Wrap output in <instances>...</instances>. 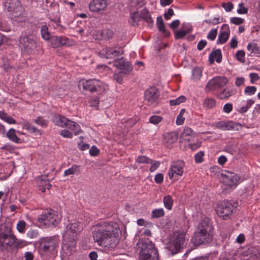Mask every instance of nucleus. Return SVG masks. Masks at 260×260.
<instances>
[{
    "label": "nucleus",
    "instance_id": "36",
    "mask_svg": "<svg viewBox=\"0 0 260 260\" xmlns=\"http://www.w3.org/2000/svg\"><path fill=\"white\" fill-rule=\"evenodd\" d=\"M216 101L214 99L207 98L204 100V106L208 109H211L215 107Z\"/></svg>",
    "mask_w": 260,
    "mask_h": 260
},
{
    "label": "nucleus",
    "instance_id": "13",
    "mask_svg": "<svg viewBox=\"0 0 260 260\" xmlns=\"http://www.w3.org/2000/svg\"><path fill=\"white\" fill-rule=\"evenodd\" d=\"M228 80L224 77L218 76L209 81L206 86V90L209 92L211 90L220 89L226 85Z\"/></svg>",
    "mask_w": 260,
    "mask_h": 260
},
{
    "label": "nucleus",
    "instance_id": "15",
    "mask_svg": "<svg viewBox=\"0 0 260 260\" xmlns=\"http://www.w3.org/2000/svg\"><path fill=\"white\" fill-rule=\"evenodd\" d=\"M56 247L55 241L52 238H44L39 242V249L41 252H51Z\"/></svg>",
    "mask_w": 260,
    "mask_h": 260
},
{
    "label": "nucleus",
    "instance_id": "39",
    "mask_svg": "<svg viewBox=\"0 0 260 260\" xmlns=\"http://www.w3.org/2000/svg\"><path fill=\"white\" fill-rule=\"evenodd\" d=\"M23 128H26L31 133H39L40 134H41L40 131L35 126L31 125L28 122H26L23 123Z\"/></svg>",
    "mask_w": 260,
    "mask_h": 260
},
{
    "label": "nucleus",
    "instance_id": "43",
    "mask_svg": "<svg viewBox=\"0 0 260 260\" xmlns=\"http://www.w3.org/2000/svg\"><path fill=\"white\" fill-rule=\"evenodd\" d=\"M164 214V211L162 209H156L152 211V217L154 218H158L162 217Z\"/></svg>",
    "mask_w": 260,
    "mask_h": 260
},
{
    "label": "nucleus",
    "instance_id": "9",
    "mask_svg": "<svg viewBox=\"0 0 260 260\" xmlns=\"http://www.w3.org/2000/svg\"><path fill=\"white\" fill-rule=\"evenodd\" d=\"M83 88L91 93L96 92L99 93L103 92L105 89L103 83L98 80H88L82 81Z\"/></svg>",
    "mask_w": 260,
    "mask_h": 260
},
{
    "label": "nucleus",
    "instance_id": "55",
    "mask_svg": "<svg viewBox=\"0 0 260 260\" xmlns=\"http://www.w3.org/2000/svg\"><path fill=\"white\" fill-rule=\"evenodd\" d=\"M204 155V153L203 151H200L197 153L195 156V160L197 163H201L203 161V157Z\"/></svg>",
    "mask_w": 260,
    "mask_h": 260
},
{
    "label": "nucleus",
    "instance_id": "50",
    "mask_svg": "<svg viewBox=\"0 0 260 260\" xmlns=\"http://www.w3.org/2000/svg\"><path fill=\"white\" fill-rule=\"evenodd\" d=\"M38 236V230L31 229L26 233V236L30 239L36 238Z\"/></svg>",
    "mask_w": 260,
    "mask_h": 260
},
{
    "label": "nucleus",
    "instance_id": "8",
    "mask_svg": "<svg viewBox=\"0 0 260 260\" xmlns=\"http://www.w3.org/2000/svg\"><path fill=\"white\" fill-rule=\"evenodd\" d=\"M236 207V203L233 204L230 201H223L218 204L215 210L218 216L227 219L230 218Z\"/></svg>",
    "mask_w": 260,
    "mask_h": 260
},
{
    "label": "nucleus",
    "instance_id": "49",
    "mask_svg": "<svg viewBox=\"0 0 260 260\" xmlns=\"http://www.w3.org/2000/svg\"><path fill=\"white\" fill-rule=\"evenodd\" d=\"M34 122L42 127H46L48 125L47 120L43 119L42 117H38L37 119L35 120Z\"/></svg>",
    "mask_w": 260,
    "mask_h": 260
},
{
    "label": "nucleus",
    "instance_id": "17",
    "mask_svg": "<svg viewBox=\"0 0 260 260\" xmlns=\"http://www.w3.org/2000/svg\"><path fill=\"white\" fill-rule=\"evenodd\" d=\"M184 165V161L182 160L173 161L168 173L169 178L172 179L174 174L181 176L183 173Z\"/></svg>",
    "mask_w": 260,
    "mask_h": 260
},
{
    "label": "nucleus",
    "instance_id": "32",
    "mask_svg": "<svg viewBox=\"0 0 260 260\" xmlns=\"http://www.w3.org/2000/svg\"><path fill=\"white\" fill-rule=\"evenodd\" d=\"M40 31L42 37L45 40H49L52 36H51V34L50 33L48 30V27L46 25H44L41 26Z\"/></svg>",
    "mask_w": 260,
    "mask_h": 260
},
{
    "label": "nucleus",
    "instance_id": "27",
    "mask_svg": "<svg viewBox=\"0 0 260 260\" xmlns=\"http://www.w3.org/2000/svg\"><path fill=\"white\" fill-rule=\"evenodd\" d=\"M194 133L189 127H185L181 134V138L183 140L190 142L193 140Z\"/></svg>",
    "mask_w": 260,
    "mask_h": 260
},
{
    "label": "nucleus",
    "instance_id": "63",
    "mask_svg": "<svg viewBox=\"0 0 260 260\" xmlns=\"http://www.w3.org/2000/svg\"><path fill=\"white\" fill-rule=\"evenodd\" d=\"M155 182L157 184L161 183L164 180V176L161 173H158L154 177Z\"/></svg>",
    "mask_w": 260,
    "mask_h": 260
},
{
    "label": "nucleus",
    "instance_id": "7",
    "mask_svg": "<svg viewBox=\"0 0 260 260\" xmlns=\"http://www.w3.org/2000/svg\"><path fill=\"white\" fill-rule=\"evenodd\" d=\"M38 221L46 227L50 226H55L59 222V218L56 214V212L52 209H47L38 218Z\"/></svg>",
    "mask_w": 260,
    "mask_h": 260
},
{
    "label": "nucleus",
    "instance_id": "58",
    "mask_svg": "<svg viewBox=\"0 0 260 260\" xmlns=\"http://www.w3.org/2000/svg\"><path fill=\"white\" fill-rule=\"evenodd\" d=\"M238 125V123L233 121L228 122L226 123V130L234 129L236 128V126Z\"/></svg>",
    "mask_w": 260,
    "mask_h": 260
},
{
    "label": "nucleus",
    "instance_id": "18",
    "mask_svg": "<svg viewBox=\"0 0 260 260\" xmlns=\"http://www.w3.org/2000/svg\"><path fill=\"white\" fill-rule=\"evenodd\" d=\"M221 176L223 182L229 186H236L239 179V177L236 174L230 172L222 173Z\"/></svg>",
    "mask_w": 260,
    "mask_h": 260
},
{
    "label": "nucleus",
    "instance_id": "20",
    "mask_svg": "<svg viewBox=\"0 0 260 260\" xmlns=\"http://www.w3.org/2000/svg\"><path fill=\"white\" fill-rule=\"evenodd\" d=\"M49 40L52 47L54 48L70 45L68 39L65 37L52 36Z\"/></svg>",
    "mask_w": 260,
    "mask_h": 260
},
{
    "label": "nucleus",
    "instance_id": "60",
    "mask_svg": "<svg viewBox=\"0 0 260 260\" xmlns=\"http://www.w3.org/2000/svg\"><path fill=\"white\" fill-rule=\"evenodd\" d=\"M151 166L150 168V171L151 172H154L159 166L160 162L159 161H153L152 160V162Z\"/></svg>",
    "mask_w": 260,
    "mask_h": 260
},
{
    "label": "nucleus",
    "instance_id": "59",
    "mask_svg": "<svg viewBox=\"0 0 260 260\" xmlns=\"http://www.w3.org/2000/svg\"><path fill=\"white\" fill-rule=\"evenodd\" d=\"M239 9L237 10V12L240 14H245L248 12V9L244 7L243 4L241 3L239 5Z\"/></svg>",
    "mask_w": 260,
    "mask_h": 260
},
{
    "label": "nucleus",
    "instance_id": "54",
    "mask_svg": "<svg viewBox=\"0 0 260 260\" xmlns=\"http://www.w3.org/2000/svg\"><path fill=\"white\" fill-rule=\"evenodd\" d=\"M230 96L231 94L230 91L225 89L219 94L218 97L220 99H224L228 98Z\"/></svg>",
    "mask_w": 260,
    "mask_h": 260
},
{
    "label": "nucleus",
    "instance_id": "35",
    "mask_svg": "<svg viewBox=\"0 0 260 260\" xmlns=\"http://www.w3.org/2000/svg\"><path fill=\"white\" fill-rule=\"evenodd\" d=\"M247 50L251 54H259L260 51L257 45L255 43H249L247 45Z\"/></svg>",
    "mask_w": 260,
    "mask_h": 260
},
{
    "label": "nucleus",
    "instance_id": "40",
    "mask_svg": "<svg viewBox=\"0 0 260 260\" xmlns=\"http://www.w3.org/2000/svg\"><path fill=\"white\" fill-rule=\"evenodd\" d=\"M202 76V71L200 68H196L192 71V79L194 81L199 80Z\"/></svg>",
    "mask_w": 260,
    "mask_h": 260
},
{
    "label": "nucleus",
    "instance_id": "1",
    "mask_svg": "<svg viewBox=\"0 0 260 260\" xmlns=\"http://www.w3.org/2000/svg\"><path fill=\"white\" fill-rule=\"evenodd\" d=\"M119 231L118 224L115 222H101L94 227L92 236L99 245L113 247L117 244Z\"/></svg>",
    "mask_w": 260,
    "mask_h": 260
},
{
    "label": "nucleus",
    "instance_id": "41",
    "mask_svg": "<svg viewBox=\"0 0 260 260\" xmlns=\"http://www.w3.org/2000/svg\"><path fill=\"white\" fill-rule=\"evenodd\" d=\"M79 166L78 165H73L71 168L66 170L64 172V176L69 175H74L79 171Z\"/></svg>",
    "mask_w": 260,
    "mask_h": 260
},
{
    "label": "nucleus",
    "instance_id": "62",
    "mask_svg": "<svg viewBox=\"0 0 260 260\" xmlns=\"http://www.w3.org/2000/svg\"><path fill=\"white\" fill-rule=\"evenodd\" d=\"M60 135L64 138H72L73 134L67 129H63L60 132Z\"/></svg>",
    "mask_w": 260,
    "mask_h": 260
},
{
    "label": "nucleus",
    "instance_id": "53",
    "mask_svg": "<svg viewBox=\"0 0 260 260\" xmlns=\"http://www.w3.org/2000/svg\"><path fill=\"white\" fill-rule=\"evenodd\" d=\"M256 88L255 86H247L244 90V92L248 95H252L255 93Z\"/></svg>",
    "mask_w": 260,
    "mask_h": 260
},
{
    "label": "nucleus",
    "instance_id": "37",
    "mask_svg": "<svg viewBox=\"0 0 260 260\" xmlns=\"http://www.w3.org/2000/svg\"><path fill=\"white\" fill-rule=\"evenodd\" d=\"M163 201L165 207L167 209L171 210L173 204V200H172V197L170 195L165 196Z\"/></svg>",
    "mask_w": 260,
    "mask_h": 260
},
{
    "label": "nucleus",
    "instance_id": "42",
    "mask_svg": "<svg viewBox=\"0 0 260 260\" xmlns=\"http://www.w3.org/2000/svg\"><path fill=\"white\" fill-rule=\"evenodd\" d=\"M186 100L185 96L181 95L175 100H172L170 101V105L175 106L178 105L184 102Z\"/></svg>",
    "mask_w": 260,
    "mask_h": 260
},
{
    "label": "nucleus",
    "instance_id": "47",
    "mask_svg": "<svg viewBox=\"0 0 260 260\" xmlns=\"http://www.w3.org/2000/svg\"><path fill=\"white\" fill-rule=\"evenodd\" d=\"M26 223L24 220L19 221L17 224V230L20 233H24Z\"/></svg>",
    "mask_w": 260,
    "mask_h": 260
},
{
    "label": "nucleus",
    "instance_id": "28",
    "mask_svg": "<svg viewBox=\"0 0 260 260\" xmlns=\"http://www.w3.org/2000/svg\"><path fill=\"white\" fill-rule=\"evenodd\" d=\"M66 127H68L71 131H73L75 136L78 135L79 134L80 132H81L80 127L79 124H78L76 122L72 121L70 120H69V121L68 122Z\"/></svg>",
    "mask_w": 260,
    "mask_h": 260
},
{
    "label": "nucleus",
    "instance_id": "25",
    "mask_svg": "<svg viewBox=\"0 0 260 260\" xmlns=\"http://www.w3.org/2000/svg\"><path fill=\"white\" fill-rule=\"evenodd\" d=\"M214 59L217 63H220L222 60V54L220 49L213 50L209 56V61L210 64H213L214 62Z\"/></svg>",
    "mask_w": 260,
    "mask_h": 260
},
{
    "label": "nucleus",
    "instance_id": "14",
    "mask_svg": "<svg viewBox=\"0 0 260 260\" xmlns=\"http://www.w3.org/2000/svg\"><path fill=\"white\" fill-rule=\"evenodd\" d=\"M123 50L120 47H106L99 52L101 57L114 59L123 54Z\"/></svg>",
    "mask_w": 260,
    "mask_h": 260
},
{
    "label": "nucleus",
    "instance_id": "31",
    "mask_svg": "<svg viewBox=\"0 0 260 260\" xmlns=\"http://www.w3.org/2000/svg\"><path fill=\"white\" fill-rule=\"evenodd\" d=\"M101 39L107 40L111 39L113 36V31L110 29H104L99 32Z\"/></svg>",
    "mask_w": 260,
    "mask_h": 260
},
{
    "label": "nucleus",
    "instance_id": "57",
    "mask_svg": "<svg viewBox=\"0 0 260 260\" xmlns=\"http://www.w3.org/2000/svg\"><path fill=\"white\" fill-rule=\"evenodd\" d=\"M222 8H223L226 12H230L233 8V5L231 2L226 3H223L221 5Z\"/></svg>",
    "mask_w": 260,
    "mask_h": 260
},
{
    "label": "nucleus",
    "instance_id": "61",
    "mask_svg": "<svg viewBox=\"0 0 260 260\" xmlns=\"http://www.w3.org/2000/svg\"><path fill=\"white\" fill-rule=\"evenodd\" d=\"M100 153V150L95 146H92L89 150V153L91 156H97Z\"/></svg>",
    "mask_w": 260,
    "mask_h": 260
},
{
    "label": "nucleus",
    "instance_id": "26",
    "mask_svg": "<svg viewBox=\"0 0 260 260\" xmlns=\"http://www.w3.org/2000/svg\"><path fill=\"white\" fill-rule=\"evenodd\" d=\"M69 121V119L59 114L55 115L53 118V121L55 125L61 127H66Z\"/></svg>",
    "mask_w": 260,
    "mask_h": 260
},
{
    "label": "nucleus",
    "instance_id": "6",
    "mask_svg": "<svg viewBox=\"0 0 260 260\" xmlns=\"http://www.w3.org/2000/svg\"><path fill=\"white\" fill-rule=\"evenodd\" d=\"M19 43L26 52L31 53L37 48V37L33 32H22L19 38Z\"/></svg>",
    "mask_w": 260,
    "mask_h": 260
},
{
    "label": "nucleus",
    "instance_id": "19",
    "mask_svg": "<svg viewBox=\"0 0 260 260\" xmlns=\"http://www.w3.org/2000/svg\"><path fill=\"white\" fill-rule=\"evenodd\" d=\"M197 230L201 232L213 234V228L211 220L205 218L198 225Z\"/></svg>",
    "mask_w": 260,
    "mask_h": 260
},
{
    "label": "nucleus",
    "instance_id": "22",
    "mask_svg": "<svg viewBox=\"0 0 260 260\" xmlns=\"http://www.w3.org/2000/svg\"><path fill=\"white\" fill-rule=\"evenodd\" d=\"M37 181L39 190L42 192H44L46 189H49L51 187V185L49 183V181L48 179V175L39 176Z\"/></svg>",
    "mask_w": 260,
    "mask_h": 260
},
{
    "label": "nucleus",
    "instance_id": "11",
    "mask_svg": "<svg viewBox=\"0 0 260 260\" xmlns=\"http://www.w3.org/2000/svg\"><path fill=\"white\" fill-rule=\"evenodd\" d=\"M212 236L213 234L201 232L196 230L191 241L194 246H199L211 242L212 240Z\"/></svg>",
    "mask_w": 260,
    "mask_h": 260
},
{
    "label": "nucleus",
    "instance_id": "12",
    "mask_svg": "<svg viewBox=\"0 0 260 260\" xmlns=\"http://www.w3.org/2000/svg\"><path fill=\"white\" fill-rule=\"evenodd\" d=\"M5 7L14 17H19L24 12V8L19 0H6Z\"/></svg>",
    "mask_w": 260,
    "mask_h": 260
},
{
    "label": "nucleus",
    "instance_id": "45",
    "mask_svg": "<svg viewBox=\"0 0 260 260\" xmlns=\"http://www.w3.org/2000/svg\"><path fill=\"white\" fill-rule=\"evenodd\" d=\"M137 162L141 164V163H145V164H152V160L150 159L144 155H141L139 156L137 159Z\"/></svg>",
    "mask_w": 260,
    "mask_h": 260
},
{
    "label": "nucleus",
    "instance_id": "10",
    "mask_svg": "<svg viewBox=\"0 0 260 260\" xmlns=\"http://www.w3.org/2000/svg\"><path fill=\"white\" fill-rule=\"evenodd\" d=\"M159 92L154 86L149 87L144 93V100L147 105L156 106L158 104Z\"/></svg>",
    "mask_w": 260,
    "mask_h": 260
},
{
    "label": "nucleus",
    "instance_id": "38",
    "mask_svg": "<svg viewBox=\"0 0 260 260\" xmlns=\"http://www.w3.org/2000/svg\"><path fill=\"white\" fill-rule=\"evenodd\" d=\"M141 18H143L148 23L152 22V20L151 17V16L149 14V11L146 9H143L141 13V15L140 16Z\"/></svg>",
    "mask_w": 260,
    "mask_h": 260
},
{
    "label": "nucleus",
    "instance_id": "16",
    "mask_svg": "<svg viewBox=\"0 0 260 260\" xmlns=\"http://www.w3.org/2000/svg\"><path fill=\"white\" fill-rule=\"evenodd\" d=\"M114 65L120 71V73L128 74L132 71L133 68L131 63L125 60L123 57L114 60Z\"/></svg>",
    "mask_w": 260,
    "mask_h": 260
},
{
    "label": "nucleus",
    "instance_id": "46",
    "mask_svg": "<svg viewBox=\"0 0 260 260\" xmlns=\"http://www.w3.org/2000/svg\"><path fill=\"white\" fill-rule=\"evenodd\" d=\"M175 39L176 40H179L184 38L186 35V32L184 30H174Z\"/></svg>",
    "mask_w": 260,
    "mask_h": 260
},
{
    "label": "nucleus",
    "instance_id": "30",
    "mask_svg": "<svg viewBox=\"0 0 260 260\" xmlns=\"http://www.w3.org/2000/svg\"><path fill=\"white\" fill-rule=\"evenodd\" d=\"M0 119L9 124H15L16 120L4 111H0Z\"/></svg>",
    "mask_w": 260,
    "mask_h": 260
},
{
    "label": "nucleus",
    "instance_id": "64",
    "mask_svg": "<svg viewBox=\"0 0 260 260\" xmlns=\"http://www.w3.org/2000/svg\"><path fill=\"white\" fill-rule=\"evenodd\" d=\"M145 0H132L133 6L141 7L144 4Z\"/></svg>",
    "mask_w": 260,
    "mask_h": 260
},
{
    "label": "nucleus",
    "instance_id": "21",
    "mask_svg": "<svg viewBox=\"0 0 260 260\" xmlns=\"http://www.w3.org/2000/svg\"><path fill=\"white\" fill-rule=\"evenodd\" d=\"M107 6L106 0H92L89 4L91 12H98L104 10Z\"/></svg>",
    "mask_w": 260,
    "mask_h": 260
},
{
    "label": "nucleus",
    "instance_id": "56",
    "mask_svg": "<svg viewBox=\"0 0 260 260\" xmlns=\"http://www.w3.org/2000/svg\"><path fill=\"white\" fill-rule=\"evenodd\" d=\"M244 21V20L240 17H232L231 19V22L236 25L241 24Z\"/></svg>",
    "mask_w": 260,
    "mask_h": 260
},
{
    "label": "nucleus",
    "instance_id": "44",
    "mask_svg": "<svg viewBox=\"0 0 260 260\" xmlns=\"http://www.w3.org/2000/svg\"><path fill=\"white\" fill-rule=\"evenodd\" d=\"M185 110L184 109H182L179 115L177 116L176 121V124L177 125H181L184 123L185 118L183 117V115L185 113Z\"/></svg>",
    "mask_w": 260,
    "mask_h": 260
},
{
    "label": "nucleus",
    "instance_id": "52",
    "mask_svg": "<svg viewBox=\"0 0 260 260\" xmlns=\"http://www.w3.org/2000/svg\"><path fill=\"white\" fill-rule=\"evenodd\" d=\"M217 35V29L216 28L212 29L208 33L207 38L211 41H213L215 39Z\"/></svg>",
    "mask_w": 260,
    "mask_h": 260
},
{
    "label": "nucleus",
    "instance_id": "34",
    "mask_svg": "<svg viewBox=\"0 0 260 260\" xmlns=\"http://www.w3.org/2000/svg\"><path fill=\"white\" fill-rule=\"evenodd\" d=\"M141 17L138 12H135L131 14L128 22L133 26L138 25V22L140 20Z\"/></svg>",
    "mask_w": 260,
    "mask_h": 260
},
{
    "label": "nucleus",
    "instance_id": "4",
    "mask_svg": "<svg viewBox=\"0 0 260 260\" xmlns=\"http://www.w3.org/2000/svg\"><path fill=\"white\" fill-rule=\"evenodd\" d=\"M136 246L139 260H159L157 248L150 240L139 239Z\"/></svg>",
    "mask_w": 260,
    "mask_h": 260
},
{
    "label": "nucleus",
    "instance_id": "33",
    "mask_svg": "<svg viewBox=\"0 0 260 260\" xmlns=\"http://www.w3.org/2000/svg\"><path fill=\"white\" fill-rule=\"evenodd\" d=\"M15 129L11 128L7 133V137L12 141L15 143H19L20 139L16 136Z\"/></svg>",
    "mask_w": 260,
    "mask_h": 260
},
{
    "label": "nucleus",
    "instance_id": "29",
    "mask_svg": "<svg viewBox=\"0 0 260 260\" xmlns=\"http://www.w3.org/2000/svg\"><path fill=\"white\" fill-rule=\"evenodd\" d=\"M156 25L159 31L164 33L166 36L169 37L170 35V32L167 31L165 28L163 19L161 16L157 17Z\"/></svg>",
    "mask_w": 260,
    "mask_h": 260
},
{
    "label": "nucleus",
    "instance_id": "23",
    "mask_svg": "<svg viewBox=\"0 0 260 260\" xmlns=\"http://www.w3.org/2000/svg\"><path fill=\"white\" fill-rule=\"evenodd\" d=\"M221 29L224 30L221 31L218 35L217 40V44H222L225 43L230 37V28L228 24H224L222 25Z\"/></svg>",
    "mask_w": 260,
    "mask_h": 260
},
{
    "label": "nucleus",
    "instance_id": "2",
    "mask_svg": "<svg viewBox=\"0 0 260 260\" xmlns=\"http://www.w3.org/2000/svg\"><path fill=\"white\" fill-rule=\"evenodd\" d=\"M27 245V242L17 238L12 229L7 225H2L0 229V250L11 252L15 249L21 248Z\"/></svg>",
    "mask_w": 260,
    "mask_h": 260
},
{
    "label": "nucleus",
    "instance_id": "48",
    "mask_svg": "<svg viewBox=\"0 0 260 260\" xmlns=\"http://www.w3.org/2000/svg\"><path fill=\"white\" fill-rule=\"evenodd\" d=\"M245 52L243 50H239L236 53V57L238 60L241 62L244 63L245 60Z\"/></svg>",
    "mask_w": 260,
    "mask_h": 260
},
{
    "label": "nucleus",
    "instance_id": "3",
    "mask_svg": "<svg viewBox=\"0 0 260 260\" xmlns=\"http://www.w3.org/2000/svg\"><path fill=\"white\" fill-rule=\"evenodd\" d=\"M188 242V238L183 232L176 231L170 235L166 248L171 255H175L185 248Z\"/></svg>",
    "mask_w": 260,
    "mask_h": 260
},
{
    "label": "nucleus",
    "instance_id": "5",
    "mask_svg": "<svg viewBox=\"0 0 260 260\" xmlns=\"http://www.w3.org/2000/svg\"><path fill=\"white\" fill-rule=\"evenodd\" d=\"M80 224L79 222L70 223L63 235L62 249L69 251V253L75 250L78 236L81 230Z\"/></svg>",
    "mask_w": 260,
    "mask_h": 260
},
{
    "label": "nucleus",
    "instance_id": "24",
    "mask_svg": "<svg viewBox=\"0 0 260 260\" xmlns=\"http://www.w3.org/2000/svg\"><path fill=\"white\" fill-rule=\"evenodd\" d=\"M178 139V134L176 132H172L164 135V143L167 145L175 142Z\"/></svg>",
    "mask_w": 260,
    "mask_h": 260
},
{
    "label": "nucleus",
    "instance_id": "51",
    "mask_svg": "<svg viewBox=\"0 0 260 260\" xmlns=\"http://www.w3.org/2000/svg\"><path fill=\"white\" fill-rule=\"evenodd\" d=\"M162 119L161 116L153 115L150 117L149 122L152 124H157L161 121Z\"/></svg>",
    "mask_w": 260,
    "mask_h": 260
}]
</instances>
